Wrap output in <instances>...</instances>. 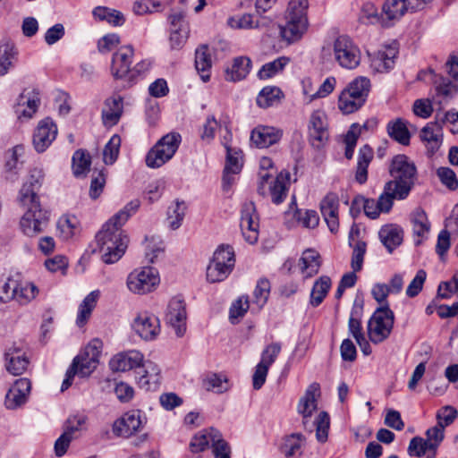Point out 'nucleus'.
Returning <instances> with one entry per match:
<instances>
[{
	"instance_id": "1",
	"label": "nucleus",
	"mask_w": 458,
	"mask_h": 458,
	"mask_svg": "<svg viewBox=\"0 0 458 458\" xmlns=\"http://www.w3.org/2000/svg\"><path fill=\"white\" fill-rule=\"evenodd\" d=\"M319 396V385L311 384L307 388L304 395L298 403V412L302 416V425L305 430L310 433L316 428V437L318 442L324 443L327 440L330 427V418L327 411H320L314 420H311L312 414L318 409L317 397Z\"/></svg>"
},
{
	"instance_id": "2",
	"label": "nucleus",
	"mask_w": 458,
	"mask_h": 458,
	"mask_svg": "<svg viewBox=\"0 0 458 458\" xmlns=\"http://www.w3.org/2000/svg\"><path fill=\"white\" fill-rule=\"evenodd\" d=\"M134 56V48L131 45L119 47L113 55L111 62V74L116 80H124L129 87L141 80L151 67L148 59L138 62L131 66Z\"/></svg>"
},
{
	"instance_id": "3",
	"label": "nucleus",
	"mask_w": 458,
	"mask_h": 458,
	"mask_svg": "<svg viewBox=\"0 0 458 458\" xmlns=\"http://www.w3.org/2000/svg\"><path fill=\"white\" fill-rule=\"evenodd\" d=\"M121 227L109 219L96 235L102 259L106 264L118 261L127 248L129 240Z\"/></svg>"
},
{
	"instance_id": "4",
	"label": "nucleus",
	"mask_w": 458,
	"mask_h": 458,
	"mask_svg": "<svg viewBox=\"0 0 458 458\" xmlns=\"http://www.w3.org/2000/svg\"><path fill=\"white\" fill-rule=\"evenodd\" d=\"M27 192L28 191L24 189L22 197L18 199L21 207L24 209L20 226L26 236L35 237L47 229L49 213L41 207L39 201H35V196L32 193Z\"/></svg>"
},
{
	"instance_id": "5",
	"label": "nucleus",
	"mask_w": 458,
	"mask_h": 458,
	"mask_svg": "<svg viewBox=\"0 0 458 458\" xmlns=\"http://www.w3.org/2000/svg\"><path fill=\"white\" fill-rule=\"evenodd\" d=\"M392 180L387 182V188L397 190V196L406 199L415 184L417 179V169L405 155L395 156L391 162L389 168Z\"/></svg>"
},
{
	"instance_id": "6",
	"label": "nucleus",
	"mask_w": 458,
	"mask_h": 458,
	"mask_svg": "<svg viewBox=\"0 0 458 458\" xmlns=\"http://www.w3.org/2000/svg\"><path fill=\"white\" fill-rule=\"evenodd\" d=\"M211 448L214 458H231V447L221 432L214 428L202 429L191 440L192 453H200Z\"/></svg>"
},
{
	"instance_id": "7",
	"label": "nucleus",
	"mask_w": 458,
	"mask_h": 458,
	"mask_svg": "<svg viewBox=\"0 0 458 458\" xmlns=\"http://www.w3.org/2000/svg\"><path fill=\"white\" fill-rule=\"evenodd\" d=\"M370 89V81L359 77L352 81L339 96L338 107L344 114H352L365 103Z\"/></svg>"
},
{
	"instance_id": "8",
	"label": "nucleus",
	"mask_w": 458,
	"mask_h": 458,
	"mask_svg": "<svg viewBox=\"0 0 458 458\" xmlns=\"http://www.w3.org/2000/svg\"><path fill=\"white\" fill-rule=\"evenodd\" d=\"M181 135L170 132L163 136L147 153L146 165L149 168H159L168 162L177 151Z\"/></svg>"
},
{
	"instance_id": "9",
	"label": "nucleus",
	"mask_w": 458,
	"mask_h": 458,
	"mask_svg": "<svg viewBox=\"0 0 458 458\" xmlns=\"http://www.w3.org/2000/svg\"><path fill=\"white\" fill-rule=\"evenodd\" d=\"M394 312L387 303L377 308L368 323L369 339L378 344L386 339L391 334L394 326Z\"/></svg>"
},
{
	"instance_id": "10",
	"label": "nucleus",
	"mask_w": 458,
	"mask_h": 458,
	"mask_svg": "<svg viewBox=\"0 0 458 458\" xmlns=\"http://www.w3.org/2000/svg\"><path fill=\"white\" fill-rule=\"evenodd\" d=\"M160 283L158 272L151 267H143L131 272L126 280L130 292L146 294L154 291Z\"/></svg>"
},
{
	"instance_id": "11",
	"label": "nucleus",
	"mask_w": 458,
	"mask_h": 458,
	"mask_svg": "<svg viewBox=\"0 0 458 458\" xmlns=\"http://www.w3.org/2000/svg\"><path fill=\"white\" fill-rule=\"evenodd\" d=\"M101 348L102 342L99 339H93L83 352L73 359L71 368L76 369L77 374L81 377L89 376L99 362Z\"/></svg>"
},
{
	"instance_id": "12",
	"label": "nucleus",
	"mask_w": 458,
	"mask_h": 458,
	"mask_svg": "<svg viewBox=\"0 0 458 458\" xmlns=\"http://www.w3.org/2000/svg\"><path fill=\"white\" fill-rule=\"evenodd\" d=\"M335 60L344 69H354L360 62V52L347 36H339L333 44Z\"/></svg>"
},
{
	"instance_id": "13",
	"label": "nucleus",
	"mask_w": 458,
	"mask_h": 458,
	"mask_svg": "<svg viewBox=\"0 0 458 458\" xmlns=\"http://www.w3.org/2000/svg\"><path fill=\"white\" fill-rule=\"evenodd\" d=\"M241 230L247 242L254 244L259 238V216L252 201L243 203L241 211Z\"/></svg>"
},
{
	"instance_id": "14",
	"label": "nucleus",
	"mask_w": 458,
	"mask_h": 458,
	"mask_svg": "<svg viewBox=\"0 0 458 458\" xmlns=\"http://www.w3.org/2000/svg\"><path fill=\"white\" fill-rule=\"evenodd\" d=\"M165 319L174 330L177 336H182L186 331V310L183 301L179 297L170 300Z\"/></svg>"
},
{
	"instance_id": "15",
	"label": "nucleus",
	"mask_w": 458,
	"mask_h": 458,
	"mask_svg": "<svg viewBox=\"0 0 458 458\" xmlns=\"http://www.w3.org/2000/svg\"><path fill=\"white\" fill-rule=\"evenodd\" d=\"M135 332L144 340H153L160 333L159 319L148 311L140 312L133 321Z\"/></svg>"
},
{
	"instance_id": "16",
	"label": "nucleus",
	"mask_w": 458,
	"mask_h": 458,
	"mask_svg": "<svg viewBox=\"0 0 458 458\" xmlns=\"http://www.w3.org/2000/svg\"><path fill=\"white\" fill-rule=\"evenodd\" d=\"M39 104V92L37 89H24L17 98L14 112L19 119H30L37 112Z\"/></svg>"
},
{
	"instance_id": "17",
	"label": "nucleus",
	"mask_w": 458,
	"mask_h": 458,
	"mask_svg": "<svg viewBox=\"0 0 458 458\" xmlns=\"http://www.w3.org/2000/svg\"><path fill=\"white\" fill-rule=\"evenodd\" d=\"M57 127L50 119L46 118L40 121L33 134V145L38 152H44L55 140Z\"/></svg>"
},
{
	"instance_id": "18",
	"label": "nucleus",
	"mask_w": 458,
	"mask_h": 458,
	"mask_svg": "<svg viewBox=\"0 0 458 458\" xmlns=\"http://www.w3.org/2000/svg\"><path fill=\"white\" fill-rule=\"evenodd\" d=\"M310 140L312 146L320 148L328 139V131L326 114L322 111L311 114L309 125Z\"/></svg>"
},
{
	"instance_id": "19",
	"label": "nucleus",
	"mask_w": 458,
	"mask_h": 458,
	"mask_svg": "<svg viewBox=\"0 0 458 458\" xmlns=\"http://www.w3.org/2000/svg\"><path fill=\"white\" fill-rule=\"evenodd\" d=\"M31 383L28 378L17 379L5 395V406L8 409H16L27 402L30 393Z\"/></svg>"
},
{
	"instance_id": "20",
	"label": "nucleus",
	"mask_w": 458,
	"mask_h": 458,
	"mask_svg": "<svg viewBox=\"0 0 458 458\" xmlns=\"http://www.w3.org/2000/svg\"><path fill=\"white\" fill-rule=\"evenodd\" d=\"M142 425L139 411H131L116 420L113 425L114 435L129 437L137 432Z\"/></svg>"
},
{
	"instance_id": "21",
	"label": "nucleus",
	"mask_w": 458,
	"mask_h": 458,
	"mask_svg": "<svg viewBox=\"0 0 458 458\" xmlns=\"http://www.w3.org/2000/svg\"><path fill=\"white\" fill-rule=\"evenodd\" d=\"M123 113V98L120 95L107 98L103 105L101 118L103 124L112 127L117 124Z\"/></svg>"
},
{
	"instance_id": "22",
	"label": "nucleus",
	"mask_w": 458,
	"mask_h": 458,
	"mask_svg": "<svg viewBox=\"0 0 458 458\" xmlns=\"http://www.w3.org/2000/svg\"><path fill=\"white\" fill-rule=\"evenodd\" d=\"M136 373L139 386L146 391L155 390L159 384L160 369L151 360L142 362Z\"/></svg>"
},
{
	"instance_id": "23",
	"label": "nucleus",
	"mask_w": 458,
	"mask_h": 458,
	"mask_svg": "<svg viewBox=\"0 0 458 458\" xmlns=\"http://www.w3.org/2000/svg\"><path fill=\"white\" fill-rule=\"evenodd\" d=\"M144 360L143 354L139 351L131 350L114 355L109 361L113 371H127L138 369Z\"/></svg>"
},
{
	"instance_id": "24",
	"label": "nucleus",
	"mask_w": 458,
	"mask_h": 458,
	"mask_svg": "<svg viewBox=\"0 0 458 458\" xmlns=\"http://www.w3.org/2000/svg\"><path fill=\"white\" fill-rule=\"evenodd\" d=\"M29 362V358L21 346L13 345L5 352V368L13 376L21 375L27 369Z\"/></svg>"
},
{
	"instance_id": "25",
	"label": "nucleus",
	"mask_w": 458,
	"mask_h": 458,
	"mask_svg": "<svg viewBox=\"0 0 458 458\" xmlns=\"http://www.w3.org/2000/svg\"><path fill=\"white\" fill-rule=\"evenodd\" d=\"M282 131L275 127L259 125L250 134L251 142L258 148H268L280 140Z\"/></svg>"
},
{
	"instance_id": "26",
	"label": "nucleus",
	"mask_w": 458,
	"mask_h": 458,
	"mask_svg": "<svg viewBox=\"0 0 458 458\" xmlns=\"http://www.w3.org/2000/svg\"><path fill=\"white\" fill-rule=\"evenodd\" d=\"M284 25L280 26V35L288 44L299 41L308 29V19L285 18Z\"/></svg>"
},
{
	"instance_id": "27",
	"label": "nucleus",
	"mask_w": 458,
	"mask_h": 458,
	"mask_svg": "<svg viewBox=\"0 0 458 458\" xmlns=\"http://www.w3.org/2000/svg\"><path fill=\"white\" fill-rule=\"evenodd\" d=\"M408 12H414L409 0H386L382 5L383 17L391 24L399 21Z\"/></svg>"
},
{
	"instance_id": "28",
	"label": "nucleus",
	"mask_w": 458,
	"mask_h": 458,
	"mask_svg": "<svg viewBox=\"0 0 458 458\" xmlns=\"http://www.w3.org/2000/svg\"><path fill=\"white\" fill-rule=\"evenodd\" d=\"M398 54L395 44L378 50L371 59V65L379 72H388L394 65V59Z\"/></svg>"
},
{
	"instance_id": "29",
	"label": "nucleus",
	"mask_w": 458,
	"mask_h": 458,
	"mask_svg": "<svg viewBox=\"0 0 458 458\" xmlns=\"http://www.w3.org/2000/svg\"><path fill=\"white\" fill-rule=\"evenodd\" d=\"M290 174L288 172H280L274 181L269 182V193L272 202L278 205L282 203L287 196Z\"/></svg>"
},
{
	"instance_id": "30",
	"label": "nucleus",
	"mask_w": 458,
	"mask_h": 458,
	"mask_svg": "<svg viewBox=\"0 0 458 458\" xmlns=\"http://www.w3.org/2000/svg\"><path fill=\"white\" fill-rule=\"evenodd\" d=\"M378 234L380 241L390 253L403 242V229L396 225L383 226Z\"/></svg>"
},
{
	"instance_id": "31",
	"label": "nucleus",
	"mask_w": 458,
	"mask_h": 458,
	"mask_svg": "<svg viewBox=\"0 0 458 458\" xmlns=\"http://www.w3.org/2000/svg\"><path fill=\"white\" fill-rule=\"evenodd\" d=\"M182 18L181 13H176L172 16V25L174 27V29L171 30L169 38L172 49H181L188 38V30L185 28Z\"/></svg>"
},
{
	"instance_id": "32",
	"label": "nucleus",
	"mask_w": 458,
	"mask_h": 458,
	"mask_svg": "<svg viewBox=\"0 0 458 458\" xmlns=\"http://www.w3.org/2000/svg\"><path fill=\"white\" fill-rule=\"evenodd\" d=\"M299 267L305 277H310L318 273L321 266L320 255L314 250H306L299 259Z\"/></svg>"
},
{
	"instance_id": "33",
	"label": "nucleus",
	"mask_w": 458,
	"mask_h": 458,
	"mask_svg": "<svg viewBox=\"0 0 458 458\" xmlns=\"http://www.w3.org/2000/svg\"><path fill=\"white\" fill-rule=\"evenodd\" d=\"M251 66L249 57L239 56L234 58L233 64L225 71V79L230 81H239L246 78Z\"/></svg>"
},
{
	"instance_id": "34",
	"label": "nucleus",
	"mask_w": 458,
	"mask_h": 458,
	"mask_svg": "<svg viewBox=\"0 0 458 458\" xmlns=\"http://www.w3.org/2000/svg\"><path fill=\"white\" fill-rule=\"evenodd\" d=\"M373 156V149L369 145H364L359 150L355 180L360 184L365 183L368 180V167Z\"/></svg>"
},
{
	"instance_id": "35",
	"label": "nucleus",
	"mask_w": 458,
	"mask_h": 458,
	"mask_svg": "<svg viewBox=\"0 0 458 458\" xmlns=\"http://www.w3.org/2000/svg\"><path fill=\"white\" fill-rule=\"evenodd\" d=\"M212 61L209 48L207 45H202L195 52V67L203 81H208L210 78L209 71Z\"/></svg>"
},
{
	"instance_id": "36",
	"label": "nucleus",
	"mask_w": 458,
	"mask_h": 458,
	"mask_svg": "<svg viewBox=\"0 0 458 458\" xmlns=\"http://www.w3.org/2000/svg\"><path fill=\"white\" fill-rule=\"evenodd\" d=\"M99 291H93L89 293L82 301L79 307V311L76 318L78 327H83L89 318L92 310L96 307L98 299L99 297Z\"/></svg>"
},
{
	"instance_id": "37",
	"label": "nucleus",
	"mask_w": 458,
	"mask_h": 458,
	"mask_svg": "<svg viewBox=\"0 0 458 458\" xmlns=\"http://www.w3.org/2000/svg\"><path fill=\"white\" fill-rule=\"evenodd\" d=\"M284 98L283 91L276 86L265 87L257 97V105L262 108L277 105Z\"/></svg>"
},
{
	"instance_id": "38",
	"label": "nucleus",
	"mask_w": 458,
	"mask_h": 458,
	"mask_svg": "<svg viewBox=\"0 0 458 458\" xmlns=\"http://www.w3.org/2000/svg\"><path fill=\"white\" fill-rule=\"evenodd\" d=\"M92 13L96 20L105 21L114 26H122L125 21V18L121 12L105 6L95 7Z\"/></svg>"
},
{
	"instance_id": "39",
	"label": "nucleus",
	"mask_w": 458,
	"mask_h": 458,
	"mask_svg": "<svg viewBox=\"0 0 458 458\" xmlns=\"http://www.w3.org/2000/svg\"><path fill=\"white\" fill-rule=\"evenodd\" d=\"M57 227L64 240H69L81 232V224L75 216H62L58 221Z\"/></svg>"
},
{
	"instance_id": "40",
	"label": "nucleus",
	"mask_w": 458,
	"mask_h": 458,
	"mask_svg": "<svg viewBox=\"0 0 458 458\" xmlns=\"http://www.w3.org/2000/svg\"><path fill=\"white\" fill-rule=\"evenodd\" d=\"M13 301L21 305H26L36 298L38 293V287L31 282L18 281Z\"/></svg>"
},
{
	"instance_id": "41",
	"label": "nucleus",
	"mask_w": 458,
	"mask_h": 458,
	"mask_svg": "<svg viewBox=\"0 0 458 458\" xmlns=\"http://www.w3.org/2000/svg\"><path fill=\"white\" fill-rule=\"evenodd\" d=\"M17 51L13 44L8 40L0 45V75L6 74L16 59Z\"/></svg>"
},
{
	"instance_id": "42",
	"label": "nucleus",
	"mask_w": 458,
	"mask_h": 458,
	"mask_svg": "<svg viewBox=\"0 0 458 458\" xmlns=\"http://www.w3.org/2000/svg\"><path fill=\"white\" fill-rule=\"evenodd\" d=\"M330 287L331 279L327 276H320L313 284L310 293V304L313 307H318L327 296Z\"/></svg>"
},
{
	"instance_id": "43",
	"label": "nucleus",
	"mask_w": 458,
	"mask_h": 458,
	"mask_svg": "<svg viewBox=\"0 0 458 458\" xmlns=\"http://www.w3.org/2000/svg\"><path fill=\"white\" fill-rule=\"evenodd\" d=\"M387 132L392 139L403 145H408L410 142L411 134L405 122L401 118L388 123Z\"/></svg>"
},
{
	"instance_id": "44",
	"label": "nucleus",
	"mask_w": 458,
	"mask_h": 458,
	"mask_svg": "<svg viewBox=\"0 0 458 458\" xmlns=\"http://www.w3.org/2000/svg\"><path fill=\"white\" fill-rule=\"evenodd\" d=\"M24 154V148L21 145H17L10 151V156L5 162L4 169L5 173L8 174L11 179H13L18 172L21 169L23 161L21 157Z\"/></svg>"
},
{
	"instance_id": "45",
	"label": "nucleus",
	"mask_w": 458,
	"mask_h": 458,
	"mask_svg": "<svg viewBox=\"0 0 458 458\" xmlns=\"http://www.w3.org/2000/svg\"><path fill=\"white\" fill-rule=\"evenodd\" d=\"M233 267L230 264L225 265L224 263L216 262L211 259L207 267V279L210 283H217L224 281L232 272Z\"/></svg>"
},
{
	"instance_id": "46",
	"label": "nucleus",
	"mask_w": 458,
	"mask_h": 458,
	"mask_svg": "<svg viewBox=\"0 0 458 458\" xmlns=\"http://www.w3.org/2000/svg\"><path fill=\"white\" fill-rule=\"evenodd\" d=\"M164 251V242L159 237L146 238L145 257L149 263H155L163 257Z\"/></svg>"
},
{
	"instance_id": "47",
	"label": "nucleus",
	"mask_w": 458,
	"mask_h": 458,
	"mask_svg": "<svg viewBox=\"0 0 458 458\" xmlns=\"http://www.w3.org/2000/svg\"><path fill=\"white\" fill-rule=\"evenodd\" d=\"M186 204L184 201L176 200L168 208L167 220L172 230L178 229L185 216Z\"/></svg>"
},
{
	"instance_id": "48",
	"label": "nucleus",
	"mask_w": 458,
	"mask_h": 458,
	"mask_svg": "<svg viewBox=\"0 0 458 458\" xmlns=\"http://www.w3.org/2000/svg\"><path fill=\"white\" fill-rule=\"evenodd\" d=\"M43 180L44 173L41 169L34 168L31 170L28 182L20 190L19 198L22 197L23 190L26 189L28 191L27 193H32L35 196V201H39L37 191L41 187Z\"/></svg>"
},
{
	"instance_id": "49",
	"label": "nucleus",
	"mask_w": 458,
	"mask_h": 458,
	"mask_svg": "<svg viewBox=\"0 0 458 458\" xmlns=\"http://www.w3.org/2000/svg\"><path fill=\"white\" fill-rule=\"evenodd\" d=\"M412 229L415 235L425 237L429 232L430 224L426 212L421 208H417L411 216Z\"/></svg>"
},
{
	"instance_id": "50",
	"label": "nucleus",
	"mask_w": 458,
	"mask_h": 458,
	"mask_svg": "<svg viewBox=\"0 0 458 458\" xmlns=\"http://www.w3.org/2000/svg\"><path fill=\"white\" fill-rule=\"evenodd\" d=\"M288 63L289 58L285 56L278 57L272 62L265 64L259 71L258 76L261 80L269 79L283 71Z\"/></svg>"
},
{
	"instance_id": "51",
	"label": "nucleus",
	"mask_w": 458,
	"mask_h": 458,
	"mask_svg": "<svg viewBox=\"0 0 458 458\" xmlns=\"http://www.w3.org/2000/svg\"><path fill=\"white\" fill-rule=\"evenodd\" d=\"M202 385L207 391H213L218 394L224 393L229 388L227 378L219 374L208 375L203 379Z\"/></svg>"
},
{
	"instance_id": "52",
	"label": "nucleus",
	"mask_w": 458,
	"mask_h": 458,
	"mask_svg": "<svg viewBox=\"0 0 458 458\" xmlns=\"http://www.w3.org/2000/svg\"><path fill=\"white\" fill-rule=\"evenodd\" d=\"M422 140L432 144V148H438L441 144V127L436 123H428L422 130L420 133Z\"/></svg>"
},
{
	"instance_id": "53",
	"label": "nucleus",
	"mask_w": 458,
	"mask_h": 458,
	"mask_svg": "<svg viewBox=\"0 0 458 458\" xmlns=\"http://www.w3.org/2000/svg\"><path fill=\"white\" fill-rule=\"evenodd\" d=\"M121 147V138L114 134L106 144L103 151V160L106 165H113L118 157Z\"/></svg>"
},
{
	"instance_id": "54",
	"label": "nucleus",
	"mask_w": 458,
	"mask_h": 458,
	"mask_svg": "<svg viewBox=\"0 0 458 458\" xmlns=\"http://www.w3.org/2000/svg\"><path fill=\"white\" fill-rule=\"evenodd\" d=\"M90 157L84 150H76L72 156V171L76 177L89 170Z\"/></svg>"
},
{
	"instance_id": "55",
	"label": "nucleus",
	"mask_w": 458,
	"mask_h": 458,
	"mask_svg": "<svg viewBox=\"0 0 458 458\" xmlns=\"http://www.w3.org/2000/svg\"><path fill=\"white\" fill-rule=\"evenodd\" d=\"M308 0H290L286 10L285 18H293L298 20L308 19Z\"/></svg>"
},
{
	"instance_id": "56",
	"label": "nucleus",
	"mask_w": 458,
	"mask_h": 458,
	"mask_svg": "<svg viewBox=\"0 0 458 458\" xmlns=\"http://www.w3.org/2000/svg\"><path fill=\"white\" fill-rule=\"evenodd\" d=\"M302 441L301 434H293L289 436L282 445V452L286 457H293L297 454L300 455Z\"/></svg>"
},
{
	"instance_id": "57",
	"label": "nucleus",
	"mask_w": 458,
	"mask_h": 458,
	"mask_svg": "<svg viewBox=\"0 0 458 458\" xmlns=\"http://www.w3.org/2000/svg\"><path fill=\"white\" fill-rule=\"evenodd\" d=\"M270 293V283L267 279L258 281L253 292V302L260 310L267 302Z\"/></svg>"
},
{
	"instance_id": "58",
	"label": "nucleus",
	"mask_w": 458,
	"mask_h": 458,
	"mask_svg": "<svg viewBox=\"0 0 458 458\" xmlns=\"http://www.w3.org/2000/svg\"><path fill=\"white\" fill-rule=\"evenodd\" d=\"M140 206V201L139 199H133L130 201L123 209L114 215L110 220H112V223L123 226L129 219V217L139 209Z\"/></svg>"
},
{
	"instance_id": "59",
	"label": "nucleus",
	"mask_w": 458,
	"mask_h": 458,
	"mask_svg": "<svg viewBox=\"0 0 458 458\" xmlns=\"http://www.w3.org/2000/svg\"><path fill=\"white\" fill-rule=\"evenodd\" d=\"M85 425L86 417L83 415H75L68 418L64 424V432L74 439L78 437L80 431L85 429Z\"/></svg>"
},
{
	"instance_id": "60",
	"label": "nucleus",
	"mask_w": 458,
	"mask_h": 458,
	"mask_svg": "<svg viewBox=\"0 0 458 458\" xmlns=\"http://www.w3.org/2000/svg\"><path fill=\"white\" fill-rule=\"evenodd\" d=\"M212 260L219 263H224L233 268L235 259L233 248L230 245H220L214 252Z\"/></svg>"
},
{
	"instance_id": "61",
	"label": "nucleus",
	"mask_w": 458,
	"mask_h": 458,
	"mask_svg": "<svg viewBox=\"0 0 458 458\" xmlns=\"http://www.w3.org/2000/svg\"><path fill=\"white\" fill-rule=\"evenodd\" d=\"M295 218L301 225L305 228H315L318 226L319 222V216L315 210H297L295 213Z\"/></svg>"
},
{
	"instance_id": "62",
	"label": "nucleus",
	"mask_w": 458,
	"mask_h": 458,
	"mask_svg": "<svg viewBox=\"0 0 458 458\" xmlns=\"http://www.w3.org/2000/svg\"><path fill=\"white\" fill-rule=\"evenodd\" d=\"M226 149V163L225 169L226 171H232V174H238L242 169V164L240 162L241 152L237 149L232 148L226 143L225 144Z\"/></svg>"
},
{
	"instance_id": "63",
	"label": "nucleus",
	"mask_w": 458,
	"mask_h": 458,
	"mask_svg": "<svg viewBox=\"0 0 458 458\" xmlns=\"http://www.w3.org/2000/svg\"><path fill=\"white\" fill-rule=\"evenodd\" d=\"M426 437L425 439L427 443L429 445V448L432 449L434 452H436L437 448L439 446L441 442L444 440L445 437V428L442 425H438L437 423L436 426L428 428L426 431Z\"/></svg>"
},
{
	"instance_id": "64",
	"label": "nucleus",
	"mask_w": 458,
	"mask_h": 458,
	"mask_svg": "<svg viewBox=\"0 0 458 458\" xmlns=\"http://www.w3.org/2000/svg\"><path fill=\"white\" fill-rule=\"evenodd\" d=\"M366 247V242L363 241H358L352 247L351 267L354 272H358L362 268Z\"/></svg>"
}]
</instances>
